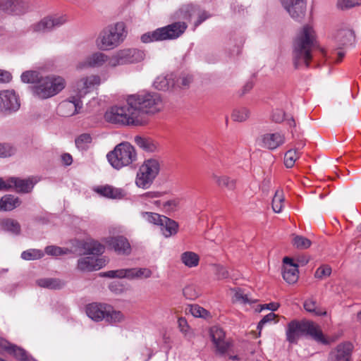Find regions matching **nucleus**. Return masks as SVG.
<instances>
[{
    "instance_id": "28",
    "label": "nucleus",
    "mask_w": 361,
    "mask_h": 361,
    "mask_svg": "<svg viewBox=\"0 0 361 361\" xmlns=\"http://www.w3.org/2000/svg\"><path fill=\"white\" fill-rule=\"evenodd\" d=\"M135 143L146 152H155L158 150V144L150 137L136 135L134 138Z\"/></svg>"
},
{
    "instance_id": "9",
    "label": "nucleus",
    "mask_w": 361,
    "mask_h": 361,
    "mask_svg": "<svg viewBox=\"0 0 361 361\" xmlns=\"http://www.w3.org/2000/svg\"><path fill=\"white\" fill-rule=\"evenodd\" d=\"M67 21L65 16H47L30 26V30L36 33H45L59 27Z\"/></svg>"
},
{
    "instance_id": "20",
    "label": "nucleus",
    "mask_w": 361,
    "mask_h": 361,
    "mask_svg": "<svg viewBox=\"0 0 361 361\" xmlns=\"http://www.w3.org/2000/svg\"><path fill=\"white\" fill-rule=\"evenodd\" d=\"M283 278L288 283H295L298 280V265L290 257L283 258Z\"/></svg>"
},
{
    "instance_id": "10",
    "label": "nucleus",
    "mask_w": 361,
    "mask_h": 361,
    "mask_svg": "<svg viewBox=\"0 0 361 361\" xmlns=\"http://www.w3.org/2000/svg\"><path fill=\"white\" fill-rule=\"evenodd\" d=\"M82 108V99L71 91V95L68 99L62 101L59 104L57 112L61 116L69 117L79 114Z\"/></svg>"
},
{
    "instance_id": "12",
    "label": "nucleus",
    "mask_w": 361,
    "mask_h": 361,
    "mask_svg": "<svg viewBox=\"0 0 361 361\" xmlns=\"http://www.w3.org/2000/svg\"><path fill=\"white\" fill-rule=\"evenodd\" d=\"M100 83V77L99 75H92L78 80L73 85L72 92L82 99L95 86L99 85Z\"/></svg>"
},
{
    "instance_id": "58",
    "label": "nucleus",
    "mask_w": 361,
    "mask_h": 361,
    "mask_svg": "<svg viewBox=\"0 0 361 361\" xmlns=\"http://www.w3.org/2000/svg\"><path fill=\"white\" fill-rule=\"evenodd\" d=\"M192 76L186 74H183L179 78L176 77V87H187L192 82Z\"/></svg>"
},
{
    "instance_id": "18",
    "label": "nucleus",
    "mask_w": 361,
    "mask_h": 361,
    "mask_svg": "<svg viewBox=\"0 0 361 361\" xmlns=\"http://www.w3.org/2000/svg\"><path fill=\"white\" fill-rule=\"evenodd\" d=\"M28 10V5L21 0H0V11L13 15H22Z\"/></svg>"
},
{
    "instance_id": "43",
    "label": "nucleus",
    "mask_w": 361,
    "mask_h": 361,
    "mask_svg": "<svg viewBox=\"0 0 361 361\" xmlns=\"http://www.w3.org/2000/svg\"><path fill=\"white\" fill-rule=\"evenodd\" d=\"M250 111L246 107H240L233 111L231 114L232 119L235 122H244L248 119Z\"/></svg>"
},
{
    "instance_id": "50",
    "label": "nucleus",
    "mask_w": 361,
    "mask_h": 361,
    "mask_svg": "<svg viewBox=\"0 0 361 361\" xmlns=\"http://www.w3.org/2000/svg\"><path fill=\"white\" fill-rule=\"evenodd\" d=\"M44 256V253L40 250L30 249L26 251H23L21 253L22 259L25 260H34L40 259Z\"/></svg>"
},
{
    "instance_id": "44",
    "label": "nucleus",
    "mask_w": 361,
    "mask_h": 361,
    "mask_svg": "<svg viewBox=\"0 0 361 361\" xmlns=\"http://www.w3.org/2000/svg\"><path fill=\"white\" fill-rule=\"evenodd\" d=\"M92 136L88 133L81 134L75 139V145L81 151L87 150L92 142Z\"/></svg>"
},
{
    "instance_id": "6",
    "label": "nucleus",
    "mask_w": 361,
    "mask_h": 361,
    "mask_svg": "<svg viewBox=\"0 0 361 361\" xmlns=\"http://www.w3.org/2000/svg\"><path fill=\"white\" fill-rule=\"evenodd\" d=\"M105 120L111 123L122 126H142L141 120L136 117L130 105L113 106L104 114Z\"/></svg>"
},
{
    "instance_id": "59",
    "label": "nucleus",
    "mask_w": 361,
    "mask_h": 361,
    "mask_svg": "<svg viewBox=\"0 0 361 361\" xmlns=\"http://www.w3.org/2000/svg\"><path fill=\"white\" fill-rule=\"evenodd\" d=\"M124 271L123 269H117V270H111L105 272H102L100 275L103 277H108L111 279L118 278V279H124Z\"/></svg>"
},
{
    "instance_id": "14",
    "label": "nucleus",
    "mask_w": 361,
    "mask_h": 361,
    "mask_svg": "<svg viewBox=\"0 0 361 361\" xmlns=\"http://www.w3.org/2000/svg\"><path fill=\"white\" fill-rule=\"evenodd\" d=\"M20 102L13 90L0 91V111L11 113L20 108Z\"/></svg>"
},
{
    "instance_id": "15",
    "label": "nucleus",
    "mask_w": 361,
    "mask_h": 361,
    "mask_svg": "<svg viewBox=\"0 0 361 361\" xmlns=\"http://www.w3.org/2000/svg\"><path fill=\"white\" fill-rule=\"evenodd\" d=\"M37 180L33 177H29L22 179L17 177H11L8 178V190H15L20 193H29L33 189Z\"/></svg>"
},
{
    "instance_id": "52",
    "label": "nucleus",
    "mask_w": 361,
    "mask_h": 361,
    "mask_svg": "<svg viewBox=\"0 0 361 361\" xmlns=\"http://www.w3.org/2000/svg\"><path fill=\"white\" fill-rule=\"evenodd\" d=\"M8 352L11 354H13V356L18 360L23 361L27 360L26 352L23 349L16 345H9Z\"/></svg>"
},
{
    "instance_id": "16",
    "label": "nucleus",
    "mask_w": 361,
    "mask_h": 361,
    "mask_svg": "<svg viewBox=\"0 0 361 361\" xmlns=\"http://www.w3.org/2000/svg\"><path fill=\"white\" fill-rule=\"evenodd\" d=\"M106 245L117 254L129 255L131 253V246L128 239L122 235L109 237L105 240Z\"/></svg>"
},
{
    "instance_id": "35",
    "label": "nucleus",
    "mask_w": 361,
    "mask_h": 361,
    "mask_svg": "<svg viewBox=\"0 0 361 361\" xmlns=\"http://www.w3.org/2000/svg\"><path fill=\"white\" fill-rule=\"evenodd\" d=\"M141 167L145 169L147 173L154 179L156 178L160 171V163L159 161L156 159H149L145 160L141 165Z\"/></svg>"
},
{
    "instance_id": "5",
    "label": "nucleus",
    "mask_w": 361,
    "mask_h": 361,
    "mask_svg": "<svg viewBox=\"0 0 361 361\" xmlns=\"http://www.w3.org/2000/svg\"><path fill=\"white\" fill-rule=\"evenodd\" d=\"M110 165L116 170L129 166L137 161V154L135 147L128 142H123L106 154Z\"/></svg>"
},
{
    "instance_id": "32",
    "label": "nucleus",
    "mask_w": 361,
    "mask_h": 361,
    "mask_svg": "<svg viewBox=\"0 0 361 361\" xmlns=\"http://www.w3.org/2000/svg\"><path fill=\"white\" fill-rule=\"evenodd\" d=\"M20 200L11 195H6L0 199V211H11L19 207Z\"/></svg>"
},
{
    "instance_id": "34",
    "label": "nucleus",
    "mask_w": 361,
    "mask_h": 361,
    "mask_svg": "<svg viewBox=\"0 0 361 361\" xmlns=\"http://www.w3.org/2000/svg\"><path fill=\"white\" fill-rule=\"evenodd\" d=\"M109 58L102 52H96L86 59L85 65L90 67H100L106 62L109 63Z\"/></svg>"
},
{
    "instance_id": "38",
    "label": "nucleus",
    "mask_w": 361,
    "mask_h": 361,
    "mask_svg": "<svg viewBox=\"0 0 361 361\" xmlns=\"http://www.w3.org/2000/svg\"><path fill=\"white\" fill-rule=\"evenodd\" d=\"M36 283L39 286L49 289H59L63 286V283L61 281L52 278L39 279L37 280Z\"/></svg>"
},
{
    "instance_id": "24",
    "label": "nucleus",
    "mask_w": 361,
    "mask_h": 361,
    "mask_svg": "<svg viewBox=\"0 0 361 361\" xmlns=\"http://www.w3.org/2000/svg\"><path fill=\"white\" fill-rule=\"evenodd\" d=\"M108 305L105 304L92 303L87 306V315L92 320L99 322L105 319Z\"/></svg>"
},
{
    "instance_id": "46",
    "label": "nucleus",
    "mask_w": 361,
    "mask_h": 361,
    "mask_svg": "<svg viewBox=\"0 0 361 361\" xmlns=\"http://www.w3.org/2000/svg\"><path fill=\"white\" fill-rule=\"evenodd\" d=\"M140 215L148 223L157 226L160 225L162 218L164 216L157 213L147 212H142L140 213Z\"/></svg>"
},
{
    "instance_id": "23",
    "label": "nucleus",
    "mask_w": 361,
    "mask_h": 361,
    "mask_svg": "<svg viewBox=\"0 0 361 361\" xmlns=\"http://www.w3.org/2000/svg\"><path fill=\"white\" fill-rule=\"evenodd\" d=\"M102 266V259L87 256L81 257L78 260L77 267L82 271H92L101 269Z\"/></svg>"
},
{
    "instance_id": "26",
    "label": "nucleus",
    "mask_w": 361,
    "mask_h": 361,
    "mask_svg": "<svg viewBox=\"0 0 361 361\" xmlns=\"http://www.w3.org/2000/svg\"><path fill=\"white\" fill-rule=\"evenodd\" d=\"M31 90L33 95L39 99H44L53 97V91H51L45 77L41 78L37 84L31 87Z\"/></svg>"
},
{
    "instance_id": "17",
    "label": "nucleus",
    "mask_w": 361,
    "mask_h": 361,
    "mask_svg": "<svg viewBox=\"0 0 361 361\" xmlns=\"http://www.w3.org/2000/svg\"><path fill=\"white\" fill-rule=\"evenodd\" d=\"M210 336L219 354L224 355L229 350L231 343L225 340V333L222 329L218 326L212 327Z\"/></svg>"
},
{
    "instance_id": "62",
    "label": "nucleus",
    "mask_w": 361,
    "mask_h": 361,
    "mask_svg": "<svg viewBox=\"0 0 361 361\" xmlns=\"http://www.w3.org/2000/svg\"><path fill=\"white\" fill-rule=\"evenodd\" d=\"M179 204V200L178 199H173L165 202L163 204L164 209L168 212L175 211Z\"/></svg>"
},
{
    "instance_id": "49",
    "label": "nucleus",
    "mask_w": 361,
    "mask_h": 361,
    "mask_svg": "<svg viewBox=\"0 0 361 361\" xmlns=\"http://www.w3.org/2000/svg\"><path fill=\"white\" fill-rule=\"evenodd\" d=\"M303 306L306 311L314 313L315 315L321 316L326 315V314L325 311H322L317 309V302L312 298L306 300Z\"/></svg>"
},
{
    "instance_id": "25",
    "label": "nucleus",
    "mask_w": 361,
    "mask_h": 361,
    "mask_svg": "<svg viewBox=\"0 0 361 361\" xmlns=\"http://www.w3.org/2000/svg\"><path fill=\"white\" fill-rule=\"evenodd\" d=\"M94 191L101 196L110 199H122L126 195L123 189L109 185L99 186L94 189Z\"/></svg>"
},
{
    "instance_id": "40",
    "label": "nucleus",
    "mask_w": 361,
    "mask_h": 361,
    "mask_svg": "<svg viewBox=\"0 0 361 361\" xmlns=\"http://www.w3.org/2000/svg\"><path fill=\"white\" fill-rule=\"evenodd\" d=\"M182 262L188 267H195L198 265L200 257L197 254L187 251L181 255Z\"/></svg>"
},
{
    "instance_id": "29",
    "label": "nucleus",
    "mask_w": 361,
    "mask_h": 361,
    "mask_svg": "<svg viewBox=\"0 0 361 361\" xmlns=\"http://www.w3.org/2000/svg\"><path fill=\"white\" fill-rule=\"evenodd\" d=\"M45 78L51 91H53L51 92L53 97L61 92L66 87V80L61 76L51 75Z\"/></svg>"
},
{
    "instance_id": "61",
    "label": "nucleus",
    "mask_w": 361,
    "mask_h": 361,
    "mask_svg": "<svg viewBox=\"0 0 361 361\" xmlns=\"http://www.w3.org/2000/svg\"><path fill=\"white\" fill-rule=\"evenodd\" d=\"M337 7L341 10L348 9L357 6V2L354 0H338Z\"/></svg>"
},
{
    "instance_id": "2",
    "label": "nucleus",
    "mask_w": 361,
    "mask_h": 361,
    "mask_svg": "<svg viewBox=\"0 0 361 361\" xmlns=\"http://www.w3.org/2000/svg\"><path fill=\"white\" fill-rule=\"evenodd\" d=\"M126 102L130 105L134 114L142 121V126L147 123L146 116L152 115L161 111L162 99L157 93L131 94Z\"/></svg>"
},
{
    "instance_id": "4",
    "label": "nucleus",
    "mask_w": 361,
    "mask_h": 361,
    "mask_svg": "<svg viewBox=\"0 0 361 361\" xmlns=\"http://www.w3.org/2000/svg\"><path fill=\"white\" fill-rule=\"evenodd\" d=\"M126 37L125 25L122 22L111 24L104 28L96 39L97 48L103 51L115 49Z\"/></svg>"
},
{
    "instance_id": "39",
    "label": "nucleus",
    "mask_w": 361,
    "mask_h": 361,
    "mask_svg": "<svg viewBox=\"0 0 361 361\" xmlns=\"http://www.w3.org/2000/svg\"><path fill=\"white\" fill-rule=\"evenodd\" d=\"M140 39L143 43L164 41L161 27L142 35Z\"/></svg>"
},
{
    "instance_id": "56",
    "label": "nucleus",
    "mask_w": 361,
    "mask_h": 361,
    "mask_svg": "<svg viewBox=\"0 0 361 361\" xmlns=\"http://www.w3.org/2000/svg\"><path fill=\"white\" fill-rule=\"evenodd\" d=\"M44 252L48 255L51 256H60L68 252V249L64 250L63 248L55 246V245H49L45 247Z\"/></svg>"
},
{
    "instance_id": "31",
    "label": "nucleus",
    "mask_w": 361,
    "mask_h": 361,
    "mask_svg": "<svg viewBox=\"0 0 361 361\" xmlns=\"http://www.w3.org/2000/svg\"><path fill=\"white\" fill-rule=\"evenodd\" d=\"M154 180V179L147 173V171L140 166L136 175V185L142 189H147L151 186Z\"/></svg>"
},
{
    "instance_id": "64",
    "label": "nucleus",
    "mask_w": 361,
    "mask_h": 361,
    "mask_svg": "<svg viewBox=\"0 0 361 361\" xmlns=\"http://www.w3.org/2000/svg\"><path fill=\"white\" fill-rule=\"evenodd\" d=\"M276 317V314L273 312H270L268 314L265 315L258 323L257 325V329L259 331V333L261 332V330L264 324H266L268 322H270L274 319Z\"/></svg>"
},
{
    "instance_id": "51",
    "label": "nucleus",
    "mask_w": 361,
    "mask_h": 361,
    "mask_svg": "<svg viewBox=\"0 0 361 361\" xmlns=\"http://www.w3.org/2000/svg\"><path fill=\"white\" fill-rule=\"evenodd\" d=\"M299 157L298 154L295 149H290L285 154L284 164L287 168H291L297 159Z\"/></svg>"
},
{
    "instance_id": "22",
    "label": "nucleus",
    "mask_w": 361,
    "mask_h": 361,
    "mask_svg": "<svg viewBox=\"0 0 361 361\" xmlns=\"http://www.w3.org/2000/svg\"><path fill=\"white\" fill-rule=\"evenodd\" d=\"M351 350L350 343H341L330 353L328 361H349Z\"/></svg>"
},
{
    "instance_id": "60",
    "label": "nucleus",
    "mask_w": 361,
    "mask_h": 361,
    "mask_svg": "<svg viewBox=\"0 0 361 361\" xmlns=\"http://www.w3.org/2000/svg\"><path fill=\"white\" fill-rule=\"evenodd\" d=\"M337 7L341 10L348 9L357 6V2L354 0H338Z\"/></svg>"
},
{
    "instance_id": "3",
    "label": "nucleus",
    "mask_w": 361,
    "mask_h": 361,
    "mask_svg": "<svg viewBox=\"0 0 361 361\" xmlns=\"http://www.w3.org/2000/svg\"><path fill=\"white\" fill-rule=\"evenodd\" d=\"M286 335V340L290 343H296L300 336L307 335L317 342L327 343L319 326L308 320H292L287 325Z\"/></svg>"
},
{
    "instance_id": "55",
    "label": "nucleus",
    "mask_w": 361,
    "mask_h": 361,
    "mask_svg": "<svg viewBox=\"0 0 361 361\" xmlns=\"http://www.w3.org/2000/svg\"><path fill=\"white\" fill-rule=\"evenodd\" d=\"M330 266L324 264L318 267L314 273V277L319 279H323L329 276L331 274Z\"/></svg>"
},
{
    "instance_id": "37",
    "label": "nucleus",
    "mask_w": 361,
    "mask_h": 361,
    "mask_svg": "<svg viewBox=\"0 0 361 361\" xmlns=\"http://www.w3.org/2000/svg\"><path fill=\"white\" fill-rule=\"evenodd\" d=\"M104 319L109 324H114L124 321L125 316L121 311L114 310L111 306L108 305Z\"/></svg>"
},
{
    "instance_id": "45",
    "label": "nucleus",
    "mask_w": 361,
    "mask_h": 361,
    "mask_svg": "<svg viewBox=\"0 0 361 361\" xmlns=\"http://www.w3.org/2000/svg\"><path fill=\"white\" fill-rule=\"evenodd\" d=\"M293 245L298 250H305L309 248L312 242L307 238L302 235H295L293 238Z\"/></svg>"
},
{
    "instance_id": "21",
    "label": "nucleus",
    "mask_w": 361,
    "mask_h": 361,
    "mask_svg": "<svg viewBox=\"0 0 361 361\" xmlns=\"http://www.w3.org/2000/svg\"><path fill=\"white\" fill-rule=\"evenodd\" d=\"M261 146L273 150L283 145L285 142V137L279 133H266L261 136Z\"/></svg>"
},
{
    "instance_id": "33",
    "label": "nucleus",
    "mask_w": 361,
    "mask_h": 361,
    "mask_svg": "<svg viewBox=\"0 0 361 361\" xmlns=\"http://www.w3.org/2000/svg\"><path fill=\"white\" fill-rule=\"evenodd\" d=\"M82 247L85 250V254L99 255H102L105 250L103 245L95 240H88L81 243Z\"/></svg>"
},
{
    "instance_id": "53",
    "label": "nucleus",
    "mask_w": 361,
    "mask_h": 361,
    "mask_svg": "<svg viewBox=\"0 0 361 361\" xmlns=\"http://www.w3.org/2000/svg\"><path fill=\"white\" fill-rule=\"evenodd\" d=\"M188 311L195 317L204 318L208 314L205 309L196 304L189 305Z\"/></svg>"
},
{
    "instance_id": "8",
    "label": "nucleus",
    "mask_w": 361,
    "mask_h": 361,
    "mask_svg": "<svg viewBox=\"0 0 361 361\" xmlns=\"http://www.w3.org/2000/svg\"><path fill=\"white\" fill-rule=\"evenodd\" d=\"M355 39L354 31L350 28H342L338 30L334 37V42L335 50L331 53L332 57L336 55V62H339L344 57L345 51L341 50L353 45Z\"/></svg>"
},
{
    "instance_id": "36",
    "label": "nucleus",
    "mask_w": 361,
    "mask_h": 361,
    "mask_svg": "<svg viewBox=\"0 0 361 361\" xmlns=\"http://www.w3.org/2000/svg\"><path fill=\"white\" fill-rule=\"evenodd\" d=\"M1 226L5 231H8L14 235H18L20 233V225L17 220L13 219H6L1 221Z\"/></svg>"
},
{
    "instance_id": "13",
    "label": "nucleus",
    "mask_w": 361,
    "mask_h": 361,
    "mask_svg": "<svg viewBox=\"0 0 361 361\" xmlns=\"http://www.w3.org/2000/svg\"><path fill=\"white\" fill-rule=\"evenodd\" d=\"M280 1L293 19L297 21L303 19L306 13L305 0H280Z\"/></svg>"
},
{
    "instance_id": "57",
    "label": "nucleus",
    "mask_w": 361,
    "mask_h": 361,
    "mask_svg": "<svg viewBox=\"0 0 361 361\" xmlns=\"http://www.w3.org/2000/svg\"><path fill=\"white\" fill-rule=\"evenodd\" d=\"M16 152V149L9 144L0 143V157L6 158L13 155Z\"/></svg>"
},
{
    "instance_id": "27",
    "label": "nucleus",
    "mask_w": 361,
    "mask_h": 361,
    "mask_svg": "<svg viewBox=\"0 0 361 361\" xmlns=\"http://www.w3.org/2000/svg\"><path fill=\"white\" fill-rule=\"evenodd\" d=\"M154 86L159 90H169L176 87V75L169 73L158 76L154 82Z\"/></svg>"
},
{
    "instance_id": "42",
    "label": "nucleus",
    "mask_w": 361,
    "mask_h": 361,
    "mask_svg": "<svg viewBox=\"0 0 361 361\" xmlns=\"http://www.w3.org/2000/svg\"><path fill=\"white\" fill-rule=\"evenodd\" d=\"M235 300L242 304H251L257 301L250 297V294L244 289L238 288L235 290L234 295Z\"/></svg>"
},
{
    "instance_id": "1",
    "label": "nucleus",
    "mask_w": 361,
    "mask_h": 361,
    "mask_svg": "<svg viewBox=\"0 0 361 361\" xmlns=\"http://www.w3.org/2000/svg\"><path fill=\"white\" fill-rule=\"evenodd\" d=\"M316 46L314 30L309 25L304 26L293 43V61L295 68L302 66H309L312 58V50Z\"/></svg>"
},
{
    "instance_id": "19",
    "label": "nucleus",
    "mask_w": 361,
    "mask_h": 361,
    "mask_svg": "<svg viewBox=\"0 0 361 361\" xmlns=\"http://www.w3.org/2000/svg\"><path fill=\"white\" fill-rule=\"evenodd\" d=\"M187 27L188 25L185 22L180 21L161 27V30L164 41L173 40L178 38L185 32Z\"/></svg>"
},
{
    "instance_id": "41",
    "label": "nucleus",
    "mask_w": 361,
    "mask_h": 361,
    "mask_svg": "<svg viewBox=\"0 0 361 361\" xmlns=\"http://www.w3.org/2000/svg\"><path fill=\"white\" fill-rule=\"evenodd\" d=\"M212 177L219 186L225 187L229 190H233L235 188V180L228 176H219L213 173Z\"/></svg>"
},
{
    "instance_id": "63",
    "label": "nucleus",
    "mask_w": 361,
    "mask_h": 361,
    "mask_svg": "<svg viewBox=\"0 0 361 361\" xmlns=\"http://www.w3.org/2000/svg\"><path fill=\"white\" fill-rule=\"evenodd\" d=\"M136 279H148L152 276V271L147 268H137Z\"/></svg>"
},
{
    "instance_id": "47",
    "label": "nucleus",
    "mask_w": 361,
    "mask_h": 361,
    "mask_svg": "<svg viewBox=\"0 0 361 361\" xmlns=\"http://www.w3.org/2000/svg\"><path fill=\"white\" fill-rule=\"evenodd\" d=\"M21 80L25 83H37L42 77L35 71H27L22 73Z\"/></svg>"
},
{
    "instance_id": "54",
    "label": "nucleus",
    "mask_w": 361,
    "mask_h": 361,
    "mask_svg": "<svg viewBox=\"0 0 361 361\" xmlns=\"http://www.w3.org/2000/svg\"><path fill=\"white\" fill-rule=\"evenodd\" d=\"M183 294L188 300H195L199 296V291L193 285H188L183 289Z\"/></svg>"
},
{
    "instance_id": "7",
    "label": "nucleus",
    "mask_w": 361,
    "mask_h": 361,
    "mask_svg": "<svg viewBox=\"0 0 361 361\" xmlns=\"http://www.w3.org/2000/svg\"><path fill=\"white\" fill-rule=\"evenodd\" d=\"M145 56V52L135 48H126L116 51L109 60V66L115 68L142 61Z\"/></svg>"
},
{
    "instance_id": "30",
    "label": "nucleus",
    "mask_w": 361,
    "mask_h": 361,
    "mask_svg": "<svg viewBox=\"0 0 361 361\" xmlns=\"http://www.w3.org/2000/svg\"><path fill=\"white\" fill-rule=\"evenodd\" d=\"M159 226H161L163 235L166 238L173 235L178 232V223L165 216L162 218Z\"/></svg>"
},
{
    "instance_id": "48",
    "label": "nucleus",
    "mask_w": 361,
    "mask_h": 361,
    "mask_svg": "<svg viewBox=\"0 0 361 361\" xmlns=\"http://www.w3.org/2000/svg\"><path fill=\"white\" fill-rule=\"evenodd\" d=\"M284 200L283 192L276 190L272 200V209L274 212L279 213L283 208V202Z\"/></svg>"
},
{
    "instance_id": "11",
    "label": "nucleus",
    "mask_w": 361,
    "mask_h": 361,
    "mask_svg": "<svg viewBox=\"0 0 361 361\" xmlns=\"http://www.w3.org/2000/svg\"><path fill=\"white\" fill-rule=\"evenodd\" d=\"M195 14L198 15V19L195 23V27L199 26L210 16L206 11H201L198 6L192 4H185L181 6L175 13V16L178 19L190 20L192 16Z\"/></svg>"
}]
</instances>
